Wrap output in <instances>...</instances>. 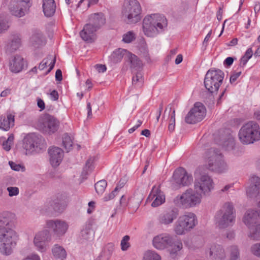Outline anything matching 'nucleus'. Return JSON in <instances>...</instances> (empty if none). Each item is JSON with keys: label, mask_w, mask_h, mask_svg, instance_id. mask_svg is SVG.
<instances>
[{"label": "nucleus", "mask_w": 260, "mask_h": 260, "mask_svg": "<svg viewBox=\"0 0 260 260\" xmlns=\"http://www.w3.org/2000/svg\"><path fill=\"white\" fill-rule=\"evenodd\" d=\"M14 215L10 212H0V252L5 255L12 253L19 239V235L14 229Z\"/></svg>", "instance_id": "1"}, {"label": "nucleus", "mask_w": 260, "mask_h": 260, "mask_svg": "<svg viewBox=\"0 0 260 260\" xmlns=\"http://www.w3.org/2000/svg\"><path fill=\"white\" fill-rule=\"evenodd\" d=\"M167 26V20L165 16L159 14L146 16L143 21L144 34L149 37H154L162 32Z\"/></svg>", "instance_id": "2"}, {"label": "nucleus", "mask_w": 260, "mask_h": 260, "mask_svg": "<svg viewBox=\"0 0 260 260\" xmlns=\"http://www.w3.org/2000/svg\"><path fill=\"white\" fill-rule=\"evenodd\" d=\"M236 211L233 204L231 202H226L218 210L214 216V222L216 226L220 229L232 226L235 223Z\"/></svg>", "instance_id": "3"}, {"label": "nucleus", "mask_w": 260, "mask_h": 260, "mask_svg": "<svg viewBox=\"0 0 260 260\" xmlns=\"http://www.w3.org/2000/svg\"><path fill=\"white\" fill-rule=\"evenodd\" d=\"M153 245L157 249L168 248L172 257L182 248V242L176 236L168 234H162L154 237Z\"/></svg>", "instance_id": "4"}, {"label": "nucleus", "mask_w": 260, "mask_h": 260, "mask_svg": "<svg viewBox=\"0 0 260 260\" xmlns=\"http://www.w3.org/2000/svg\"><path fill=\"white\" fill-rule=\"evenodd\" d=\"M141 7L137 0H124L122 7V17L128 24L136 23L141 17Z\"/></svg>", "instance_id": "5"}, {"label": "nucleus", "mask_w": 260, "mask_h": 260, "mask_svg": "<svg viewBox=\"0 0 260 260\" xmlns=\"http://www.w3.org/2000/svg\"><path fill=\"white\" fill-rule=\"evenodd\" d=\"M240 141L243 144L253 143L260 139L258 124L254 121H249L243 125L238 134Z\"/></svg>", "instance_id": "6"}, {"label": "nucleus", "mask_w": 260, "mask_h": 260, "mask_svg": "<svg viewBox=\"0 0 260 260\" xmlns=\"http://www.w3.org/2000/svg\"><path fill=\"white\" fill-rule=\"evenodd\" d=\"M208 168L209 170L217 173H223L228 170V166L219 150L214 148L209 149L206 153Z\"/></svg>", "instance_id": "7"}, {"label": "nucleus", "mask_w": 260, "mask_h": 260, "mask_svg": "<svg viewBox=\"0 0 260 260\" xmlns=\"http://www.w3.org/2000/svg\"><path fill=\"white\" fill-rule=\"evenodd\" d=\"M202 196L195 190L189 188L174 199V203L179 207L188 208L196 206L201 202Z\"/></svg>", "instance_id": "8"}, {"label": "nucleus", "mask_w": 260, "mask_h": 260, "mask_svg": "<svg viewBox=\"0 0 260 260\" xmlns=\"http://www.w3.org/2000/svg\"><path fill=\"white\" fill-rule=\"evenodd\" d=\"M224 77V73L219 69L211 68L209 70L205 75L204 85L210 93L216 92L223 82Z\"/></svg>", "instance_id": "9"}, {"label": "nucleus", "mask_w": 260, "mask_h": 260, "mask_svg": "<svg viewBox=\"0 0 260 260\" xmlns=\"http://www.w3.org/2000/svg\"><path fill=\"white\" fill-rule=\"evenodd\" d=\"M197 222V219L194 213H186L179 218L174 228L175 232L177 235H182L185 231L193 228Z\"/></svg>", "instance_id": "10"}, {"label": "nucleus", "mask_w": 260, "mask_h": 260, "mask_svg": "<svg viewBox=\"0 0 260 260\" xmlns=\"http://www.w3.org/2000/svg\"><path fill=\"white\" fill-rule=\"evenodd\" d=\"M213 188V180L207 174L202 175L199 178L195 179L194 189L201 196H209Z\"/></svg>", "instance_id": "11"}, {"label": "nucleus", "mask_w": 260, "mask_h": 260, "mask_svg": "<svg viewBox=\"0 0 260 260\" xmlns=\"http://www.w3.org/2000/svg\"><path fill=\"white\" fill-rule=\"evenodd\" d=\"M44 140L41 136L34 134L28 135L23 139V147L26 151V154H31L43 149Z\"/></svg>", "instance_id": "12"}, {"label": "nucleus", "mask_w": 260, "mask_h": 260, "mask_svg": "<svg viewBox=\"0 0 260 260\" xmlns=\"http://www.w3.org/2000/svg\"><path fill=\"white\" fill-rule=\"evenodd\" d=\"M206 110L203 104L196 103L194 107L185 116V121L188 124H194L201 121L206 115Z\"/></svg>", "instance_id": "13"}, {"label": "nucleus", "mask_w": 260, "mask_h": 260, "mask_svg": "<svg viewBox=\"0 0 260 260\" xmlns=\"http://www.w3.org/2000/svg\"><path fill=\"white\" fill-rule=\"evenodd\" d=\"M67 203L66 197L62 194H57L47 202L45 205L46 212L53 210L55 212H62L66 208Z\"/></svg>", "instance_id": "14"}, {"label": "nucleus", "mask_w": 260, "mask_h": 260, "mask_svg": "<svg viewBox=\"0 0 260 260\" xmlns=\"http://www.w3.org/2000/svg\"><path fill=\"white\" fill-rule=\"evenodd\" d=\"M193 181L192 175L189 174L186 170L181 167L177 169L173 176V184L179 187L188 186Z\"/></svg>", "instance_id": "15"}, {"label": "nucleus", "mask_w": 260, "mask_h": 260, "mask_svg": "<svg viewBox=\"0 0 260 260\" xmlns=\"http://www.w3.org/2000/svg\"><path fill=\"white\" fill-rule=\"evenodd\" d=\"M40 123L42 129L50 134L57 131L59 126L58 121L49 114H44L41 118Z\"/></svg>", "instance_id": "16"}, {"label": "nucleus", "mask_w": 260, "mask_h": 260, "mask_svg": "<svg viewBox=\"0 0 260 260\" xmlns=\"http://www.w3.org/2000/svg\"><path fill=\"white\" fill-rule=\"evenodd\" d=\"M51 239V236L50 232L47 230H44L36 235L34 243L38 250L44 252L47 250L46 242H50Z\"/></svg>", "instance_id": "17"}, {"label": "nucleus", "mask_w": 260, "mask_h": 260, "mask_svg": "<svg viewBox=\"0 0 260 260\" xmlns=\"http://www.w3.org/2000/svg\"><path fill=\"white\" fill-rule=\"evenodd\" d=\"M46 226L52 229L53 233L57 237L63 236L69 228L68 223L62 220H49L46 222Z\"/></svg>", "instance_id": "18"}, {"label": "nucleus", "mask_w": 260, "mask_h": 260, "mask_svg": "<svg viewBox=\"0 0 260 260\" xmlns=\"http://www.w3.org/2000/svg\"><path fill=\"white\" fill-rule=\"evenodd\" d=\"M215 141L225 150H232L235 146L234 139L229 131H224L219 138L215 137Z\"/></svg>", "instance_id": "19"}, {"label": "nucleus", "mask_w": 260, "mask_h": 260, "mask_svg": "<svg viewBox=\"0 0 260 260\" xmlns=\"http://www.w3.org/2000/svg\"><path fill=\"white\" fill-rule=\"evenodd\" d=\"M179 215V210L176 208L169 209L160 214L157 220L159 224L169 225L173 222Z\"/></svg>", "instance_id": "20"}, {"label": "nucleus", "mask_w": 260, "mask_h": 260, "mask_svg": "<svg viewBox=\"0 0 260 260\" xmlns=\"http://www.w3.org/2000/svg\"><path fill=\"white\" fill-rule=\"evenodd\" d=\"M206 254L212 260H223L226 257L224 249L218 244H212L206 250Z\"/></svg>", "instance_id": "21"}, {"label": "nucleus", "mask_w": 260, "mask_h": 260, "mask_svg": "<svg viewBox=\"0 0 260 260\" xmlns=\"http://www.w3.org/2000/svg\"><path fill=\"white\" fill-rule=\"evenodd\" d=\"M48 152L51 166L54 168L58 166L63 157V150L59 147L52 146L49 148Z\"/></svg>", "instance_id": "22"}, {"label": "nucleus", "mask_w": 260, "mask_h": 260, "mask_svg": "<svg viewBox=\"0 0 260 260\" xmlns=\"http://www.w3.org/2000/svg\"><path fill=\"white\" fill-rule=\"evenodd\" d=\"M260 189V178L255 175L251 176L249 179V185L246 189L247 196L250 198L256 197Z\"/></svg>", "instance_id": "23"}, {"label": "nucleus", "mask_w": 260, "mask_h": 260, "mask_svg": "<svg viewBox=\"0 0 260 260\" xmlns=\"http://www.w3.org/2000/svg\"><path fill=\"white\" fill-rule=\"evenodd\" d=\"M259 216V213L257 211L248 210L245 213L242 220L250 230L256 225Z\"/></svg>", "instance_id": "24"}, {"label": "nucleus", "mask_w": 260, "mask_h": 260, "mask_svg": "<svg viewBox=\"0 0 260 260\" xmlns=\"http://www.w3.org/2000/svg\"><path fill=\"white\" fill-rule=\"evenodd\" d=\"M97 31L95 28L87 23L80 31V35L84 41L88 43H92L96 39V32Z\"/></svg>", "instance_id": "25"}, {"label": "nucleus", "mask_w": 260, "mask_h": 260, "mask_svg": "<svg viewBox=\"0 0 260 260\" xmlns=\"http://www.w3.org/2000/svg\"><path fill=\"white\" fill-rule=\"evenodd\" d=\"M106 19L102 13H94L90 15L89 17V22L88 23L97 30L105 24Z\"/></svg>", "instance_id": "26"}, {"label": "nucleus", "mask_w": 260, "mask_h": 260, "mask_svg": "<svg viewBox=\"0 0 260 260\" xmlns=\"http://www.w3.org/2000/svg\"><path fill=\"white\" fill-rule=\"evenodd\" d=\"M21 45V39L19 35H14L8 43L6 50L8 54H11L16 51Z\"/></svg>", "instance_id": "27"}, {"label": "nucleus", "mask_w": 260, "mask_h": 260, "mask_svg": "<svg viewBox=\"0 0 260 260\" xmlns=\"http://www.w3.org/2000/svg\"><path fill=\"white\" fill-rule=\"evenodd\" d=\"M43 11L46 17L52 16L56 10V4L54 0H43Z\"/></svg>", "instance_id": "28"}, {"label": "nucleus", "mask_w": 260, "mask_h": 260, "mask_svg": "<svg viewBox=\"0 0 260 260\" xmlns=\"http://www.w3.org/2000/svg\"><path fill=\"white\" fill-rule=\"evenodd\" d=\"M23 66V58L19 55H16L10 62V70L13 73H17L22 71Z\"/></svg>", "instance_id": "29"}, {"label": "nucleus", "mask_w": 260, "mask_h": 260, "mask_svg": "<svg viewBox=\"0 0 260 260\" xmlns=\"http://www.w3.org/2000/svg\"><path fill=\"white\" fill-rule=\"evenodd\" d=\"M30 42L36 48L44 45L45 40L42 32L39 30H35L30 38Z\"/></svg>", "instance_id": "30"}, {"label": "nucleus", "mask_w": 260, "mask_h": 260, "mask_svg": "<svg viewBox=\"0 0 260 260\" xmlns=\"http://www.w3.org/2000/svg\"><path fill=\"white\" fill-rule=\"evenodd\" d=\"M152 193L153 197H155V200L152 203L151 206L153 207H156L164 203L165 201V197L163 192L158 188L154 186L152 189Z\"/></svg>", "instance_id": "31"}, {"label": "nucleus", "mask_w": 260, "mask_h": 260, "mask_svg": "<svg viewBox=\"0 0 260 260\" xmlns=\"http://www.w3.org/2000/svg\"><path fill=\"white\" fill-rule=\"evenodd\" d=\"M127 59L130 62V68L133 71H138L142 68V61L135 54L131 52L127 53Z\"/></svg>", "instance_id": "32"}, {"label": "nucleus", "mask_w": 260, "mask_h": 260, "mask_svg": "<svg viewBox=\"0 0 260 260\" xmlns=\"http://www.w3.org/2000/svg\"><path fill=\"white\" fill-rule=\"evenodd\" d=\"M14 125V116L10 114L6 116L0 117V128L8 131L10 127Z\"/></svg>", "instance_id": "33"}, {"label": "nucleus", "mask_w": 260, "mask_h": 260, "mask_svg": "<svg viewBox=\"0 0 260 260\" xmlns=\"http://www.w3.org/2000/svg\"><path fill=\"white\" fill-rule=\"evenodd\" d=\"M52 253L56 260H64L67 257L64 248L59 244H55L52 248Z\"/></svg>", "instance_id": "34"}, {"label": "nucleus", "mask_w": 260, "mask_h": 260, "mask_svg": "<svg viewBox=\"0 0 260 260\" xmlns=\"http://www.w3.org/2000/svg\"><path fill=\"white\" fill-rule=\"evenodd\" d=\"M81 237L85 240H92L94 237V232L92 229L91 225L86 224L80 232Z\"/></svg>", "instance_id": "35"}, {"label": "nucleus", "mask_w": 260, "mask_h": 260, "mask_svg": "<svg viewBox=\"0 0 260 260\" xmlns=\"http://www.w3.org/2000/svg\"><path fill=\"white\" fill-rule=\"evenodd\" d=\"M127 53H129V52L126 50L119 48L113 52L111 55V59L114 63L119 62L124 55H125V57L127 58Z\"/></svg>", "instance_id": "36"}, {"label": "nucleus", "mask_w": 260, "mask_h": 260, "mask_svg": "<svg viewBox=\"0 0 260 260\" xmlns=\"http://www.w3.org/2000/svg\"><path fill=\"white\" fill-rule=\"evenodd\" d=\"M93 158H89L86 161L85 165L83 169L81 176L83 178H86L87 176L90 173L93 169Z\"/></svg>", "instance_id": "37"}, {"label": "nucleus", "mask_w": 260, "mask_h": 260, "mask_svg": "<svg viewBox=\"0 0 260 260\" xmlns=\"http://www.w3.org/2000/svg\"><path fill=\"white\" fill-rule=\"evenodd\" d=\"M114 246L112 243H108L101 253L100 257H105L109 260L114 250Z\"/></svg>", "instance_id": "38"}, {"label": "nucleus", "mask_w": 260, "mask_h": 260, "mask_svg": "<svg viewBox=\"0 0 260 260\" xmlns=\"http://www.w3.org/2000/svg\"><path fill=\"white\" fill-rule=\"evenodd\" d=\"M10 11L12 15L17 17H21L25 15L23 9L20 7L18 4L11 6L10 8Z\"/></svg>", "instance_id": "39"}, {"label": "nucleus", "mask_w": 260, "mask_h": 260, "mask_svg": "<svg viewBox=\"0 0 260 260\" xmlns=\"http://www.w3.org/2000/svg\"><path fill=\"white\" fill-rule=\"evenodd\" d=\"M144 82L143 74L141 72H137L132 79V84L137 87H141Z\"/></svg>", "instance_id": "40"}, {"label": "nucleus", "mask_w": 260, "mask_h": 260, "mask_svg": "<svg viewBox=\"0 0 260 260\" xmlns=\"http://www.w3.org/2000/svg\"><path fill=\"white\" fill-rule=\"evenodd\" d=\"M107 185V181L105 180H101L94 184V188L98 194H102L105 191Z\"/></svg>", "instance_id": "41"}, {"label": "nucleus", "mask_w": 260, "mask_h": 260, "mask_svg": "<svg viewBox=\"0 0 260 260\" xmlns=\"http://www.w3.org/2000/svg\"><path fill=\"white\" fill-rule=\"evenodd\" d=\"M249 237L255 240L260 239V223L256 224L254 229H250Z\"/></svg>", "instance_id": "42"}, {"label": "nucleus", "mask_w": 260, "mask_h": 260, "mask_svg": "<svg viewBox=\"0 0 260 260\" xmlns=\"http://www.w3.org/2000/svg\"><path fill=\"white\" fill-rule=\"evenodd\" d=\"M62 144L63 147L68 152L72 148L73 142L71 137L67 134H64L62 137Z\"/></svg>", "instance_id": "43"}, {"label": "nucleus", "mask_w": 260, "mask_h": 260, "mask_svg": "<svg viewBox=\"0 0 260 260\" xmlns=\"http://www.w3.org/2000/svg\"><path fill=\"white\" fill-rule=\"evenodd\" d=\"M144 260H161L160 256L155 251H148L144 256Z\"/></svg>", "instance_id": "44"}, {"label": "nucleus", "mask_w": 260, "mask_h": 260, "mask_svg": "<svg viewBox=\"0 0 260 260\" xmlns=\"http://www.w3.org/2000/svg\"><path fill=\"white\" fill-rule=\"evenodd\" d=\"M230 260H240L239 251L237 246L230 247Z\"/></svg>", "instance_id": "45"}, {"label": "nucleus", "mask_w": 260, "mask_h": 260, "mask_svg": "<svg viewBox=\"0 0 260 260\" xmlns=\"http://www.w3.org/2000/svg\"><path fill=\"white\" fill-rule=\"evenodd\" d=\"M14 139V137L13 134H11L8 139L3 142V147L5 150L9 151L11 149V145L13 143Z\"/></svg>", "instance_id": "46"}, {"label": "nucleus", "mask_w": 260, "mask_h": 260, "mask_svg": "<svg viewBox=\"0 0 260 260\" xmlns=\"http://www.w3.org/2000/svg\"><path fill=\"white\" fill-rule=\"evenodd\" d=\"M9 27L8 21L4 15H0V33H3Z\"/></svg>", "instance_id": "47"}, {"label": "nucleus", "mask_w": 260, "mask_h": 260, "mask_svg": "<svg viewBox=\"0 0 260 260\" xmlns=\"http://www.w3.org/2000/svg\"><path fill=\"white\" fill-rule=\"evenodd\" d=\"M129 239V236L127 235L124 236L123 237L120 243L121 248L122 251H126L129 247L130 244L128 242Z\"/></svg>", "instance_id": "48"}, {"label": "nucleus", "mask_w": 260, "mask_h": 260, "mask_svg": "<svg viewBox=\"0 0 260 260\" xmlns=\"http://www.w3.org/2000/svg\"><path fill=\"white\" fill-rule=\"evenodd\" d=\"M135 39V34L132 31H128L123 36L122 41L125 43H129Z\"/></svg>", "instance_id": "49"}, {"label": "nucleus", "mask_w": 260, "mask_h": 260, "mask_svg": "<svg viewBox=\"0 0 260 260\" xmlns=\"http://www.w3.org/2000/svg\"><path fill=\"white\" fill-rule=\"evenodd\" d=\"M251 250L254 255L260 257V243L253 245L251 246Z\"/></svg>", "instance_id": "50"}, {"label": "nucleus", "mask_w": 260, "mask_h": 260, "mask_svg": "<svg viewBox=\"0 0 260 260\" xmlns=\"http://www.w3.org/2000/svg\"><path fill=\"white\" fill-rule=\"evenodd\" d=\"M7 190L10 197L16 196L19 193V189L17 187H8Z\"/></svg>", "instance_id": "51"}, {"label": "nucleus", "mask_w": 260, "mask_h": 260, "mask_svg": "<svg viewBox=\"0 0 260 260\" xmlns=\"http://www.w3.org/2000/svg\"><path fill=\"white\" fill-rule=\"evenodd\" d=\"M119 191V188L118 187H116L107 196H105L104 198L105 201H108L111 199H113L117 194V192Z\"/></svg>", "instance_id": "52"}, {"label": "nucleus", "mask_w": 260, "mask_h": 260, "mask_svg": "<svg viewBox=\"0 0 260 260\" xmlns=\"http://www.w3.org/2000/svg\"><path fill=\"white\" fill-rule=\"evenodd\" d=\"M52 58L51 55H48L47 58H44L41 61L39 66V69L40 70H43L47 67V64L48 63V60H50Z\"/></svg>", "instance_id": "53"}, {"label": "nucleus", "mask_w": 260, "mask_h": 260, "mask_svg": "<svg viewBox=\"0 0 260 260\" xmlns=\"http://www.w3.org/2000/svg\"><path fill=\"white\" fill-rule=\"evenodd\" d=\"M241 71H239L237 73H234L231 75L230 81L231 83H233L235 82L237 78L241 75Z\"/></svg>", "instance_id": "54"}, {"label": "nucleus", "mask_w": 260, "mask_h": 260, "mask_svg": "<svg viewBox=\"0 0 260 260\" xmlns=\"http://www.w3.org/2000/svg\"><path fill=\"white\" fill-rule=\"evenodd\" d=\"M9 164L10 166L11 169L14 171H18L21 168V166L19 164H16L15 162L10 161Z\"/></svg>", "instance_id": "55"}, {"label": "nucleus", "mask_w": 260, "mask_h": 260, "mask_svg": "<svg viewBox=\"0 0 260 260\" xmlns=\"http://www.w3.org/2000/svg\"><path fill=\"white\" fill-rule=\"evenodd\" d=\"M99 73H103L106 71L107 68L105 65L98 64L95 66Z\"/></svg>", "instance_id": "56"}, {"label": "nucleus", "mask_w": 260, "mask_h": 260, "mask_svg": "<svg viewBox=\"0 0 260 260\" xmlns=\"http://www.w3.org/2000/svg\"><path fill=\"white\" fill-rule=\"evenodd\" d=\"M234 60V58L232 57H228L224 60L223 63L225 66L230 67L233 64Z\"/></svg>", "instance_id": "57"}, {"label": "nucleus", "mask_w": 260, "mask_h": 260, "mask_svg": "<svg viewBox=\"0 0 260 260\" xmlns=\"http://www.w3.org/2000/svg\"><path fill=\"white\" fill-rule=\"evenodd\" d=\"M55 79L57 81H61L62 79V72L60 69H58L56 71Z\"/></svg>", "instance_id": "58"}, {"label": "nucleus", "mask_w": 260, "mask_h": 260, "mask_svg": "<svg viewBox=\"0 0 260 260\" xmlns=\"http://www.w3.org/2000/svg\"><path fill=\"white\" fill-rule=\"evenodd\" d=\"M50 98L53 101H57L58 99V93L56 90H53L50 93Z\"/></svg>", "instance_id": "59"}, {"label": "nucleus", "mask_w": 260, "mask_h": 260, "mask_svg": "<svg viewBox=\"0 0 260 260\" xmlns=\"http://www.w3.org/2000/svg\"><path fill=\"white\" fill-rule=\"evenodd\" d=\"M23 260H40L39 256L36 254H32L28 256Z\"/></svg>", "instance_id": "60"}, {"label": "nucleus", "mask_w": 260, "mask_h": 260, "mask_svg": "<svg viewBox=\"0 0 260 260\" xmlns=\"http://www.w3.org/2000/svg\"><path fill=\"white\" fill-rule=\"evenodd\" d=\"M95 202L93 201H90L88 203L89 208L87 211L88 214H91L92 212V211L93 210L95 207Z\"/></svg>", "instance_id": "61"}, {"label": "nucleus", "mask_w": 260, "mask_h": 260, "mask_svg": "<svg viewBox=\"0 0 260 260\" xmlns=\"http://www.w3.org/2000/svg\"><path fill=\"white\" fill-rule=\"evenodd\" d=\"M175 120H173L170 119V123L169 124L168 128L170 132H173L175 129Z\"/></svg>", "instance_id": "62"}, {"label": "nucleus", "mask_w": 260, "mask_h": 260, "mask_svg": "<svg viewBox=\"0 0 260 260\" xmlns=\"http://www.w3.org/2000/svg\"><path fill=\"white\" fill-rule=\"evenodd\" d=\"M248 60L249 59L246 57L243 56L240 60V66L241 67H243L247 63Z\"/></svg>", "instance_id": "63"}, {"label": "nucleus", "mask_w": 260, "mask_h": 260, "mask_svg": "<svg viewBox=\"0 0 260 260\" xmlns=\"http://www.w3.org/2000/svg\"><path fill=\"white\" fill-rule=\"evenodd\" d=\"M253 54V51L252 50V49L251 48H248L245 54L243 55L245 57H246L248 59H249L252 56Z\"/></svg>", "instance_id": "64"}]
</instances>
